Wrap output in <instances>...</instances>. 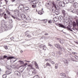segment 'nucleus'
I'll use <instances>...</instances> for the list:
<instances>
[{"instance_id": "7ed1b4c3", "label": "nucleus", "mask_w": 78, "mask_h": 78, "mask_svg": "<svg viewBox=\"0 0 78 78\" xmlns=\"http://www.w3.org/2000/svg\"><path fill=\"white\" fill-rule=\"evenodd\" d=\"M31 71H29L28 72V75H34L36 74V70L34 69V71L33 70H31Z\"/></svg>"}, {"instance_id": "b1692460", "label": "nucleus", "mask_w": 78, "mask_h": 78, "mask_svg": "<svg viewBox=\"0 0 78 78\" xmlns=\"http://www.w3.org/2000/svg\"><path fill=\"white\" fill-rule=\"evenodd\" d=\"M68 1L70 3H73V2H75V0H68Z\"/></svg>"}, {"instance_id": "ea45409f", "label": "nucleus", "mask_w": 78, "mask_h": 78, "mask_svg": "<svg viewBox=\"0 0 78 78\" xmlns=\"http://www.w3.org/2000/svg\"><path fill=\"white\" fill-rule=\"evenodd\" d=\"M2 76H3V78H6V75L4 74Z\"/></svg>"}, {"instance_id": "8fccbe9b", "label": "nucleus", "mask_w": 78, "mask_h": 78, "mask_svg": "<svg viewBox=\"0 0 78 78\" xmlns=\"http://www.w3.org/2000/svg\"><path fill=\"white\" fill-rule=\"evenodd\" d=\"M12 17V18H13V19H16V17H14V16L12 15H11Z\"/></svg>"}, {"instance_id": "680f3d73", "label": "nucleus", "mask_w": 78, "mask_h": 78, "mask_svg": "<svg viewBox=\"0 0 78 78\" xmlns=\"http://www.w3.org/2000/svg\"><path fill=\"white\" fill-rule=\"evenodd\" d=\"M45 61H48V59H45Z\"/></svg>"}, {"instance_id": "a878e982", "label": "nucleus", "mask_w": 78, "mask_h": 78, "mask_svg": "<svg viewBox=\"0 0 78 78\" xmlns=\"http://www.w3.org/2000/svg\"><path fill=\"white\" fill-rule=\"evenodd\" d=\"M5 73L7 75H9L10 74V72H9V70L6 71L5 72Z\"/></svg>"}, {"instance_id": "cd10ccee", "label": "nucleus", "mask_w": 78, "mask_h": 78, "mask_svg": "<svg viewBox=\"0 0 78 78\" xmlns=\"http://www.w3.org/2000/svg\"><path fill=\"white\" fill-rule=\"evenodd\" d=\"M53 21H54L55 22H56L58 21V19L56 18H54L53 19Z\"/></svg>"}, {"instance_id": "a18cd8bd", "label": "nucleus", "mask_w": 78, "mask_h": 78, "mask_svg": "<svg viewBox=\"0 0 78 78\" xmlns=\"http://www.w3.org/2000/svg\"><path fill=\"white\" fill-rule=\"evenodd\" d=\"M69 11H70V12H72V11H73V10H72V9H69Z\"/></svg>"}, {"instance_id": "72a5a7b5", "label": "nucleus", "mask_w": 78, "mask_h": 78, "mask_svg": "<svg viewBox=\"0 0 78 78\" xmlns=\"http://www.w3.org/2000/svg\"><path fill=\"white\" fill-rule=\"evenodd\" d=\"M32 8H36V5L35 4V5H32Z\"/></svg>"}, {"instance_id": "a19ab883", "label": "nucleus", "mask_w": 78, "mask_h": 78, "mask_svg": "<svg viewBox=\"0 0 78 78\" xmlns=\"http://www.w3.org/2000/svg\"><path fill=\"white\" fill-rule=\"evenodd\" d=\"M47 66H49V67H50L51 66V65L49 63H46Z\"/></svg>"}, {"instance_id": "603ef678", "label": "nucleus", "mask_w": 78, "mask_h": 78, "mask_svg": "<svg viewBox=\"0 0 78 78\" xmlns=\"http://www.w3.org/2000/svg\"><path fill=\"white\" fill-rule=\"evenodd\" d=\"M51 63L52 64H55V62L54 61H52Z\"/></svg>"}, {"instance_id": "bf43d9fd", "label": "nucleus", "mask_w": 78, "mask_h": 78, "mask_svg": "<svg viewBox=\"0 0 78 78\" xmlns=\"http://www.w3.org/2000/svg\"><path fill=\"white\" fill-rule=\"evenodd\" d=\"M52 55L53 56H55V53H52Z\"/></svg>"}, {"instance_id": "a211bd4d", "label": "nucleus", "mask_w": 78, "mask_h": 78, "mask_svg": "<svg viewBox=\"0 0 78 78\" xmlns=\"http://www.w3.org/2000/svg\"><path fill=\"white\" fill-rule=\"evenodd\" d=\"M44 12L43 11H40L38 12V13L39 14H40V15H42V14H43Z\"/></svg>"}, {"instance_id": "2f4dec72", "label": "nucleus", "mask_w": 78, "mask_h": 78, "mask_svg": "<svg viewBox=\"0 0 78 78\" xmlns=\"http://www.w3.org/2000/svg\"><path fill=\"white\" fill-rule=\"evenodd\" d=\"M73 13H76V9H74L72 11Z\"/></svg>"}, {"instance_id": "338daca9", "label": "nucleus", "mask_w": 78, "mask_h": 78, "mask_svg": "<svg viewBox=\"0 0 78 78\" xmlns=\"http://www.w3.org/2000/svg\"><path fill=\"white\" fill-rule=\"evenodd\" d=\"M75 58L76 59H77L78 58V56H76L75 57Z\"/></svg>"}, {"instance_id": "9d476101", "label": "nucleus", "mask_w": 78, "mask_h": 78, "mask_svg": "<svg viewBox=\"0 0 78 78\" xmlns=\"http://www.w3.org/2000/svg\"><path fill=\"white\" fill-rule=\"evenodd\" d=\"M4 29L5 31H7L9 30V27L6 25H5V26H4Z\"/></svg>"}, {"instance_id": "49530a36", "label": "nucleus", "mask_w": 78, "mask_h": 78, "mask_svg": "<svg viewBox=\"0 0 78 78\" xmlns=\"http://www.w3.org/2000/svg\"><path fill=\"white\" fill-rule=\"evenodd\" d=\"M44 23H47V20L45 19V20H44Z\"/></svg>"}, {"instance_id": "bb28decb", "label": "nucleus", "mask_w": 78, "mask_h": 78, "mask_svg": "<svg viewBox=\"0 0 78 78\" xmlns=\"http://www.w3.org/2000/svg\"><path fill=\"white\" fill-rule=\"evenodd\" d=\"M56 54L57 55H61V54H62V52L61 51H57L56 52Z\"/></svg>"}, {"instance_id": "20e7f679", "label": "nucleus", "mask_w": 78, "mask_h": 78, "mask_svg": "<svg viewBox=\"0 0 78 78\" xmlns=\"http://www.w3.org/2000/svg\"><path fill=\"white\" fill-rule=\"evenodd\" d=\"M28 69H31V70H33V71L34 70H36V69H34V68H33V65L31 64H30L28 65Z\"/></svg>"}, {"instance_id": "f3484780", "label": "nucleus", "mask_w": 78, "mask_h": 78, "mask_svg": "<svg viewBox=\"0 0 78 78\" xmlns=\"http://www.w3.org/2000/svg\"><path fill=\"white\" fill-rule=\"evenodd\" d=\"M24 9L25 11H28V10L30 9V8H29V7H24V9Z\"/></svg>"}, {"instance_id": "473e14b6", "label": "nucleus", "mask_w": 78, "mask_h": 78, "mask_svg": "<svg viewBox=\"0 0 78 78\" xmlns=\"http://www.w3.org/2000/svg\"><path fill=\"white\" fill-rule=\"evenodd\" d=\"M32 64L33 65L34 64V65H35L37 64V63L36 62L33 61L32 62Z\"/></svg>"}, {"instance_id": "052dcab7", "label": "nucleus", "mask_w": 78, "mask_h": 78, "mask_svg": "<svg viewBox=\"0 0 78 78\" xmlns=\"http://www.w3.org/2000/svg\"><path fill=\"white\" fill-rule=\"evenodd\" d=\"M14 37H12L10 38V39H14Z\"/></svg>"}, {"instance_id": "3c124183", "label": "nucleus", "mask_w": 78, "mask_h": 78, "mask_svg": "<svg viewBox=\"0 0 78 78\" xmlns=\"http://www.w3.org/2000/svg\"><path fill=\"white\" fill-rule=\"evenodd\" d=\"M4 48L6 49V50L8 49V47H7V46H5L4 47Z\"/></svg>"}, {"instance_id": "4d7b16f0", "label": "nucleus", "mask_w": 78, "mask_h": 78, "mask_svg": "<svg viewBox=\"0 0 78 78\" xmlns=\"http://www.w3.org/2000/svg\"><path fill=\"white\" fill-rule=\"evenodd\" d=\"M44 35L45 36H48V34L47 33H46V34H45Z\"/></svg>"}, {"instance_id": "c03bdc74", "label": "nucleus", "mask_w": 78, "mask_h": 78, "mask_svg": "<svg viewBox=\"0 0 78 78\" xmlns=\"http://www.w3.org/2000/svg\"><path fill=\"white\" fill-rule=\"evenodd\" d=\"M3 58H4V59H5L7 58H8V56H6V55H4L3 56Z\"/></svg>"}, {"instance_id": "0eeeda50", "label": "nucleus", "mask_w": 78, "mask_h": 78, "mask_svg": "<svg viewBox=\"0 0 78 78\" xmlns=\"http://www.w3.org/2000/svg\"><path fill=\"white\" fill-rule=\"evenodd\" d=\"M14 59H15L14 57H10V60H11V59H12V60H10L11 62H12V63H14L15 61H17V59L14 60Z\"/></svg>"}, {"instance_id": "774afa93", "label": "nucleus", "mask_w": 78, "mask_h": 78, "mask_svg": "<svg viewBox=\"0 0 78 78\" xmlns=\"http://www.w3.org/2000/svg\"><path fill=\"white\" fill-rule=\"evenodd\" d=\"M10 59V57H9L7 58V59Z\"/></svg>"}, {"instance_id": "7c9ffc66", "label": "nucleus", "mask_w": 78, "mask_h": 78, "mask_svg": "<svg viewBox=\"0 0 78 78\" xmlns=\"http://www.w3.org/2000/svg\"><path fill=\"white\" fill-rule=\"evenodd\" d=\"M35 66L36 69H39V66L37 63H36V64L35 65Z\"/></svg>"}, {"instance_id": "de8ad7c7", "label": "nucleus", "mask_w": 78, "mask_h": 78, "mask_svg": "<svg viewBox=\"0 0 78 78\" xmlns=\"http://www.w3.org/2000/svg\"><path fill=\"white\" fill-rule=\"evenodd\" d=\"M0 59H2V60L4 59V57H3L2 56L0 57Z\"/></svg>"}, {"instance_id": "4468645a", "label": "nucleus", "mask_w": 78, "mask_h": 78, "mask_svg": "<svg viewBox=\"0 0 78 78\" xmlns=\"http://www.w3.org/2000/svg\"><path fill=\"white\" fill-rule=\"evenodd\" d=\"M63 60H64L63 62H64V63H65L66 64V65H68L69 62H67V60H66V59L63 58Z\"/></svg>"}, {"instance_id": "ddd939ff", "label": "nucleus", "mask_w": 78, "mask_h": 78, "mask_svg": "<svg viewBox=\"0 0 78 78\" xmlns=\"http://www.w3.org/2000/svg\"><path fill=\"white\" fill-rule=\"evenodd\" d=\"M32 2L34 5V4H37L38 3V1L37 0H34Z\"/></svg>"}, {"instance_id": "c9c22d12", "label": "nucleus", "mask_w": 78, "mask_h": 78, "mask_svg": "<svg viewBox=\"0 0 78 78\" xmlns=\"http://www.w3.org/2000/svg\"><path fill=\"white\" fill-rule=\"evenodd\" d=\"M48 46H49V47H51V48H53V46L52 45H51V44H50V43H48Z\"/></svg>"}, {"instance_id": "f03ea898", "label": "nucleus", "mask_w": 78, "mask_h": 78, "mask_svg": "<svg viewBox=\"0 0 78 78\" xmlns=\"http://www.w3.org/2000/svg\"><path fill=\"white\" fill-rule=\"evenodd\" d=\"M52 5H53V7L55 9H52V12L56 14L57 15H58L59 13V12L58 10L57 9V7L56 5L55 4V2H52Z\"/></svg>"}, {"instance_id": "4be33fe9", "label": "nucleus", "mask_w": 78, "mask_h": 78, "mask_svg": "<svg viewBox=\"0 0 78 78\" xmlns=\"http://www.w3.org/2000/svg\"><path fill=\"white\" fill-rule=\"evenodd\" d=\"M58 41H59V42L61 43V44H64V41H63L62 40L60 39H58Z\"/></svg>"}, {"instance_id": "1a4fd4ad", "label": "nucleus", "mask_w": 78, "mask_h": 78, "mask_svg": "<svg viewBox=\"0 0 78 78\" xmlns=\"http://www.w3.org/2000/svg\"><path fill=\"white\" fill-rule=\"evenodd\" d=\"M21 19H26V17L25 16V15L24 14H22L21 15Z\"/></svg>"}, {"instance_id": "412c9836", "label": "nucleus", "mask_w": 78, "mask_h": 78, "mask_svg": "<svg viewBox=\"0 0 78 78\" xmlns=\"http://www.w3.org/2000/svg\"><path fill=\"white\" fill-rule=\"evenodd\" d=\"M64 3L65 4V5H66V4H68L69 3V0H66V1H64Z\"/></svg>"}, {"instance_id": "0e129e2a", "label": "nucleus", "mask_w": 78, "mask_h": 78, "mask_svg": "<svg viewBox=\"0 0 78 78\" xmlns=\"http://www.w3.org/2000/svg\"><path fill=\"white\" fill-rule=\"evenodd\" d=\"M75 42L76 44H78V42L75 41Z\"/></svg>"}, {"instance_id": "c756f323", "label": "nucleus", "mask_w": 78, "mask_h": 78, "mask_svg": "<svg viewBox=\"0 0 78 78\" xmlns=\"http://www.w3.org/2000/svg\"><path fill=\"white\" fill-rule=\"evenodd\" d=\"M33 78H40L39 76V75H37L35 76Z\"/></svg>"}, {"instance_id": "39448f33", "label": "nucleus", "mask_w": 78, "mask_h": 78, "mask_svg": "<svg viewBox=\"0 0 78 78\" xmlns=\"http://www.w3.org/2000/svg\"><path fill=\"white\" fill-rule=\"evenodd\" d=\"M55 46L57 48L60 49V50H62V48L60 46V45L59 44H55Z\"/></svg>"}, {"instance_id": "9b49d317", "label": "nucleus", "mask_w": 78, "mask_h": 78, "mask_svg": "<svg viewBox=\"0 0 78 78\" xmlns=\"http://www.w3.org/2000/svg\"><path fill=\"white\" fill-rule=\"evenodd\" d=\"M62 14L63 15L64 17L66 16V12L64 10H62Z\"/></svg>"}, {"instance_id": "09e8293b", "label": "nucleus", "mask_w": 78, "mask_h": 78, "mask_svg": "<svg viewBox=\"0 0 78 78\" xmlns=\"http://www.w3.org/2000/svg\"><path fill=\"white\" fill-rule=\"evenodd\" d=\"M72 53L73 55H75L76 54H77V53L76 52H72Z\"/></svg>"}, {"instance_id": "e2e57ef3", "label": "nucleus", "mask_w": 78, "mask_h": 78, "mask_svg": "<svg viewBox=\"0 0 78 78\" xmlns=\"http://www.w3.org/2000/svg\"><path fill=\"white\" fill-rule=\"evenodd\" d=\"M26 65H27V63H25L24 65V66H25V67H26Z\"/></svg>"}, {"instance_id": "13d9d810", "label": "nucleus", "mask_w": 78, "mask_h": 78, "mask_svg": "<svg viewBox=\"0 0 78 78\" xmlns=\"http://www.w3.org/2000/svg\"><path fill=\"white\" fill-rule=\"evenodd\" d=\"M7 13L8 14H10V12H9V11H7Z\"/></svg>"}, {"instance_id": "dca6fc26", "label": "nucleus", "mask_w": 78, "mask_h": 78, "mask_svg": "<svg viewBox=\"0 0 78 78\" xmlns=\"http://www.w3.org/2000/svg\"><path fill=\"white\" fill-rule=\"evenodd\" d=\"M14 13L15 14H19V11L17 10H16L14 11Z\"/></svg>"}, {"instance_id": "e433bc0d", "label": "nucleus", "mask_w": 78, "mask_h": 78, "mask_svg": "<svg viewBox=\"0 0 78 78\" xmlns=\"http://www.w3.org/2000/svg\"><path fill=\"white\" fill-rule=\"evenodd\" d=\"M69 27V26H68V27H67L68 29L70 31H73V30H72V29L71 28Z\"/></svg>"}, {"instance_id": "6ab92c4d", "label": "nucleus", "mask_w": 78, "mask_h": 78, "mask_svg": "<svg viewBox=\"0 0 78 78\" xmlns=\"http://www.w3.org/2000/svg\"><path fill=\"white\" fill-rule=\"evenodd\" d=\"M64 17H63L62 16H60L59 17V20H64Z\"/></svg>"}, {"instance_id": "2eb2a0df", "label": "nucleus", "mask_w": 78, "mask_h": 78, "mask_svg": "<svg viewBox=\"0 0 78 78\" xmlns=\"http://www.w3.org/2000/svg\"><path fill=\"white\" fill-rule=\"evenodd\" d=\"M78 3L76 2H75L73 4V6L74 8H76L78 6Z\"/></svg>"}, {"instance_id": "f704fd0d", "label": "nucleus", "mask_w": 78, "mask_h": 78, "mask_svg": "<svg viewBox=\"0 0 78 78\" xmlns=\"http://www.w3.org/2000/svg\"><path fill=\"white\" fill-rule=\"evenodd\" d=\"M45 45H44L42 46V48H43L42 49L43 50H44V51H46V49H44V48H45Z\"/></svg>"}, {"instance_id": "69168bd1", "label": "nucleus", "mask_w": 78, "mask_h": 78, "mask_svg": "<svg viewBox=\"0 0 78 78\" xmlns=\"http://www.w3.org/2000/svg\"><path fill=\"white\" fill-rule=\"evenodd\" d=\"M48 61H50V62H51V59H48Z\"/></svg>"}, {"instance_id": "f8f14e48", "label": "nucleus", "mask_w": 78, "mask_h": 78, "mask_svg": "<svg viewBox=\"0 0 78 78\" xmlns=\"http://www.w3.org/2000/svg\"><path fill=\"white\" fill-rule=\"evenodd\" d=\"M15 74L16 75H17V76H18V75H20V73L18 71H15L14 72Z\"/></svg>"}, {"instance_id": "79ce46f5", "label": "nucleus", "mask_w": 78, "mask_h": 78, "mask_svg": "<svg viewBox=\"0 0 78 78\" xmlns=\"http://www.w3.org/2000/svg\"><path fill=\"white\" fill-rule=\"evenodd\" d=\"M51 2L50 1H49L48 3V5H51Z\"/></svg>"}, {"instance_id": "6e6d98bb", "label": "nucleus", "mask_w": 78, "mask_h": 78, "mask_svg": "<svg viewBox=\"0 0 78 78\" xmlns=\"http://www.w3.org/2000/svg\"><path fill=\"white\" fill-rule=\"evenodd\" d=\"M11 1H12V2H14L15 1H16V0H11Z\"/></svg>"}, {"instance_id": "864d4df0", "label": "nucleus", "mask_w": 78, "mask_h": 78, "mask_svg": "<svg viewBox=\"0 0 78 78\" xmlns=\"http://www.w3.org/2000/svg\"><path fill=\"white\" fill-rule=\"evenodd\" d=\"M44 68H46L47 67V65H44Z\"/></svg>"}, {"instance_id": "5701e85b", "label": "nucleus", "mask_w": 78, "mask_h": 78, "mask_svg": "<svg viewBox=\"0 0 78 78\" xmlns=\"http://www.w3.org/2000/svg\"><path fill=\"white\" fill-rule=\"evenodd\" d=\"M73 27H75L76 26V23L75 22V21L73 22Z\"/></svg>"}, {"instance_id": "6e6552de", "label": "nucleus", "mask_w": 78, "mask_h": 78, "mask_svg": "<svg viewBox=\"0 0 78 78\" xmlns=\"http://www.w3.org/2000/svg\"><path fill=\"white\" fill-rule=\"evenodd\" d=\"M57 25L58 26V27H61V28H65L64 26L61 23H58L57 24Z\"/></svg>"}, {"instance_id": "423d86ee", "label": "nucleus", "mask_w": 78, "mask_h": 78, "mask_svg": "<svg viewBox=\"0 0 78 78\" xmlns=\"http://www.w3.org/2000/svg\"><path fill=\"white\" fill-rule=\"evenodd\" d=\"M18 8L21 10V11H23L24 8V5H23L21 4L18 6Z\"/></svg>"}, {"instance_id": "5fc2aeb1", "label": "nucleus", "mask_w": 78, "mask_h": 78, "mask_svg": "<svg viewBox=\"0 0 78 78\" xmlns=\"http://www.w3.org/2000/svg\"><path fill=\"white\" fill-rule=\"evenodd\" d=\"M38 6H40L41 5V2H39V3H38Z\"/></svg>"}, {"instance_id": "4c0bfd02", "label": "nucleus", "mask_w": 78, "mask_h": 78, "mask_svg": "<svg viewBox=\"0 0 78 78\" xmlns=\"http://www.w3.org/2000/svg\"><path fill=\"white\" fill-rule=\"evenodd\" d=\"M19 62H20V63L21 64H24V62L20 60L19 61Z\"/></svg>"}, {"instance_id": "f257e3e1", "label": "nucleus", "mask_w": 78, "mask_h": 78, "mask_svg": "<svg viewBox=\"0 0 78 78\" xmlns=\"http://www.w3.org/2000/svg\"><path fill=\"white\" fill-rule=\"evenodd\" d=\"M56 4L57 6L58 7H64V6H65V4L64 3V2L62 1L61 2L60 1L57 0L56 1Z\"/></svg>"}, {"instance_id": "aec40b11", "label": "nucleus", "mask_w": 78, "mask_h": 78, "mask_svg": "<svg viewBox=\"0 0 78 78\" xmlns=\"http://www.w3.org/2000/svg\"><path fill=\"white\" fill-rule=\"evenodd\" d=\"M60 76H62V77H65L66 76V74L64 73H62L60 74Z\"/></svg>"}, {"instance_id": "c85d7f7f", "label": "nucleus", "mask_w": 78, "mask_h": 78, "mask_svg": "<svg viewBox=\"0 0 78 78\" xmlns=\"http://www.w3.org/2000/svg\"><path fill=\"white\" fill-rule=\"evenodd\" d=\"M58 67V64H56L55 65V69H57Z\"/></svg>"}, {"instance_id": "58836bf2", "label": "nucleus", "mask_w": 78, "mask_h": 78, "mask_svg": "<svg viewBox=\"0 0 78 78\" xmlns=\"http://www.w3.org/2000/svg\"><path fill=\"white\" fill-rule=\"evenodd\" d=\"M48 23H52V20H48Z\"/></svg>"}, {"instance_id": "37998d69", "label": "nucleus", "mask_w": 78, "mask_h": 78, "mask_svg": "<svg viewBox=\"0 0 78 78\" xmlns=\"http://www.w3.org/2000/svg\"><path fill=\"white\" fill-rule=\"evenodd\" d=\"M6 67H7V69H8V70H9L10 67H9V65H7L6 66Z\"/></svg>"}, {"instance_id": "393cba45", "label": "nucleus", "mask_w": 78, "mask_h": 78, "mask_svg": "<svg viewBox=\"0 0 78 78\" xmlns=\"http://www.w3.org/2000/svg\"><path fill=\"white\" fill-rule=\"evenodd\" d=\"M25 70L24 69V67H23V68H22L20 69V72H23V70Z\"/></svg>"}]
</instances>
